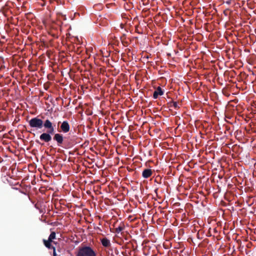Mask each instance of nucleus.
Returning a JSON list of instances; mask_svg holds the SVG:
<instances>
[{"label":"nucleus","instance_id":"nucleus-1","mask_svg":"<svg viewBox=\"0 0 256 256\" xmlns=\"http://www.w3.org/2000/svg\"><path fill=\"white\" fill-rule=\"evenodd\" d=\"M16 165V164H14L9 168L8 172V178L6 179L10 185L12 186L14 189H16L14 186H16V171L15 170Z\"/></svg>","mask_w":256,"mask_h":256},{"label":"nucleus","instance_id":"nucleus-2","mask_svg":"<svg viewBox=\"0 0 256 256\" xmlns=\"http://www.w3.org/2000/svg\"><path fill=\"white\" fill-rule=\"evenodd\" d=\"M95 252L90 246H84L80 248L77 256H96Z\"/></svg>","mask_w":256,"mask_h":256},{"label":"nucleus","instance_id":"nucleus-3","mask_svg":"<svg viewBox=\"0 0 256 256\" xmlns=\"http://www.w3.org/2000/svg\"><path fill=\"white\" fill-rule=\"evenodd\" d=\"M28 123L30 127L36 128V129H40L43 126V121L37 118H32L30 120Z\"/></svg>","mask_w":256,"mask_h":256},{"label":"nucleus","instance_id":"nucleus-4","mask_svg":"<svg viewBox=\"0 0 256 256\" xmlns=\"http://www.w3.org/2000/svg\"><path fill=\"white\" fill-rule=\"evenodd\" d=\"M44 126L45 128L49 129V133L50 134H53L54 132V128L52 126V122L49 120H46L43 122Z\"/></svg>","mask_w":256,"mask_h":256},{"label":"nucleus","instance_id":"nucleus-5","mask_svg":"<svg viewBox=\"0 0 256 256\" xmlns=\"http://www.w3.org/2000/svg\"><path fill=\"white\" fill-rule=\"evenodd\" d=\"M60 128L64 132H68L70 130V125L68 122L64 121L60 126Z\"/></svg>","mask_w":256,"mask_h":256},{"label":"nucleus","instance_id":"nucleus-6","mask_svg":"<svg viewBox=\"0 0 256 256\" xmlns=\"http://www.w3.org/2000/svg\"><path fill=\"white\" fill-rule=\"evenodd\" d=\"M50 134V133H43L40 136V138L45 142H48L52 140V137Z\"/></svg>","mask_w":256,"mask_h":256},{"label":"nucleus","instance_id":"nucleus-7","mask_svg":"<svg viewBox=\"0 0 256 256\" xmlns=\"http://www.w3.org/2000/svg\"><path fill=\"white\" fill-rule=\"evenodd\" d=\"M164 94V92L160 86L158 87L156 90L154 92L153 94V98L156 99L160 96H162Z\"/></svg>","mask_w":256,"mask_h":256},{"label":"nucleus","instance_id":"nucleus-8","mask_svg":"<svg viewBox=\"0 0 256 256\" xmlns=\"http://www.w3.org/2000/svg\"><path fill=\"white\" fill-rule=\"evenodd\" d=\"M54 140H56L60 145L63 142V136L61 134H56L54 137Z\"/></svg>","mask_w":256,"mask_h":256},{"label":"nucleus","instance_id":"nucleus-9","mask_svg":"<svg viewBox=\"0 0 256 256\" xmlns=\"http://www.w3.org/2000/svg\"><path fill=\"white\" fill-rule=\"evenodd\" d=\"M152 174V171L150 169H146L142 172V176L144 178H148Z\"/></svg>","mask_w":256,"mask_h":256},{"label":"nucleus","instance_id":"nucleus-10","mask_svg":"<svg viewBox=\"0 0 256 256\" xmlns=\"http://www.w3.org/2000/svg\"><path fill=\"white\" fill-rule=\"evenodd\" d=\"M101 243L102 245L106 248H108L110 246V240L106 238L101 240Z\"/></svg>","mask_w":256,"mask_h":256},{"label":"nucleus","instance_id":"nucleus-11","mask_svg":"<svg viewBox=\"0 0 256 256\" xmlns=\"http://www.w3.org/2000/svg\"><path fill=\"white\" fill-rule=\"evenodd\" d=\"M43 242L45 246L48 248L54 250V248H55L52 245V242L49 241L48 240H44Z\"/></svg>","mask_w":256,"mask_h":256},{"label":"nucleus","instance_id":"nucleus-12","mask_svg":"<svg viewBox=\"0 0 256 256\" xmlns=\"http://www.w3.org/2000/svg\"><path fill=\"white\" fill-rule=\"evenodd\" d=\"M56 232H52L50 233V236H48V240L49 241L52 242L53 240L56 238Z\"/></svg>","mask_w":256,"mask_h":256},{"label":"nucleus","instance_id":"nucleus-13","mask_svg":"<svg viewBox=\"0 0 256 256\" xmlns=\"http://www.w3.org/2000/svg\"><path fill=\"white\" fill-rule=\"evenodd\" d=\"M122 230V228L119 226V227L116 228V232L118 233L120 232H121Z\"/></svg>","mask_w":256,"mask_h":256},{"label":"nucleus","instance_id":"nucleus-14","mask_svg":"<svg viewBox=\"0 0 256 256\" xmlns=\"http://www.w3.org/2000/svg\"><path fill=\"white\" fill-rule=\"evenodd\" d=\"M53 256H56V254L55 248H54V250H53Z\"/></svg>","mask_w":256,"mask_h":256},{"label":"nucleus","instance_id":"nucleus-15","mask_svg":"<svg viewBox=\"0 0 256 256\" xmlns=\"http://www.w3.org/2000/svg\"><path fill=\"white\" fill-rule=\"evenodd\" d=\"M16 68H14V72H12V76L13 78H14V74H15V70H16Z\"/></svg>","mask_w":256,"mask_h":256},{"label":"nucleus","instance_id":"nucleus-16","mask_svg":"<svg viewBox=\"0 0 256 256\" xmlns=\"http://www.w3.org/2000/svg\"><path fill=\"white\" fill-rule=\"evenodd\" d=\"M16 120V118H15V119L14 120V122H15Z\"/></svg>","mask_w":256,"mask_h":256},{"label":"nucleus","instance_id":"nucleus-17","mask_svg":"<svg viewBox=\"0 0 256 256\" xmlns=\"http://www.w3.org/2000/svg\"><path fill=\"white\" fill-rule=\"evenodd\" d=\"M0 114H1V113H0Z\"/></svg>","mask_w":256,"mask_h":256}]
</instances>
